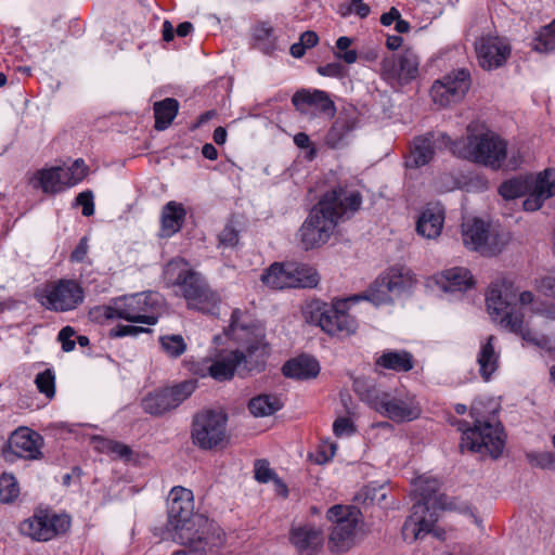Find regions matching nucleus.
I'll return each mask as SVG.
<instances>
[{
	"instance_id": "f257e3e1",
	"label": "nucleus",
	"mask_w": 555,
	"mask_h": 555,
	"mask_svg": "<svg viewBox=\"0 0 555 555\" xmlns=\"http://www.w3.org/2000/svg\"><path fill=\"white\" fill-rule=\"evenodd\" d=\"M362 199L359 191L339 186L326 192L299 230L304 248L308 250L325 244L338 221L360 209Z\"/></svg>"
},
{
	"instance_id": "f03ea898",
	"label": "nucleus",
	"mask_w": 555,
	"mask_h": 555,
	"mask_svg": "<svg viewBox=\"0 0 555 555\" xmlns=\"http://www.w3.org/2000/svg\"><path fill=\"white\" fill-rule=\"evenodd\" d=\"M207 524V518L194 514V501L191 490L173 487L168 500V520L166 534L172 541L197 551L206 539L205 531L195 529Z\"/></svg>"
},
{
	"instance_id": "7ed1b4c3",
	"label": "nucleus",
	"mask_w": 555,
	"mask_h": 555,
	"mask_svg": "<svg viewBox=\"0 0 555 555\" xmlns=\"http://www.w3.org/2000/svg\"><path fill=\"white\" fill-rule=\"evenodd\" d=\"M352 386L361 401L392 422H412L422 414L415 396L405 390L386 391L366 377L356 378Z\"/></svg>"
},
{
	"instance_id": "20e7f679",
	"label": "nucleus",
	"mask_w": 555,
	"mask_h": 555,
	"mask_svg": "<svg viewBox=\"0 0 555 555\" xmlns=\"http://www.w3.org/2000/svg\"><path fill=\"white\" fill-rule=\"evenodd\" d=\"M163 307V297L157 292H142L111 299L108 305L91 311L94 319H121L131 323L155 325Z\"/></svg>"
},
{
	"instance_id": "39448f33",
	"label": "nucleus",
	"mask_w": 555,
	"mask_h": 555,
	"mask_svg": "<svg viewBox=\"0 0 555 555\" xmlns=\"http://www.w3.org/2000/svg\"><path fill=\"white\" fill-rule=\"evenodd\" d=\"M166 274H176L172 284L179 288L189 309L211 315L219 313L221 302L219 294L209 286L199 272L189 268L183 259L170 261Z\"/></svg>"
},
{
	"instance_id": "423d86ee",
	"label": "nucleus",
	"mask_w": 555,
	"mask_h": 555,
	"mask_svg": "<svg viewBox=\"0 0 555 555\" xmlns=\"http://www.w3.org/2000/svg\"><path fill=\"white\" fill-rule=\"evenodd\" d=\"M451 151L460 158L467 159L494 170L500 169L507 157V143L490 130H477L473 124L467 126L465 138L455 140Z\"/></svg>"
},
{
	"instance_id": "0eeeda50",
	"label": "nucleus",
	"mask_w": 555,
	"mask_h": 555,
	"mask_svg": "<svg viewBox=\"0 0 555 555\" xmlns=\"http://www.w3.org/2000/svg\"><path fill=\"white\" fill-rule=\"evenodd\" d=\"M440 483L436 478L420 479L416 483V501L412 514L402 526V537L410 543L429 533L438 520L442 508L441 496H438Z\"/></svg>"
},
{
	"instance_id": "6e6552de",
	"label": "nucleus",
	"mask_w": 555,
	"mask_h": 555,
	"mask_svg": "<svg viewBox=\"0 0 555 555\" xmlns=\"http://www.w3.org/2000/svg\"><path fill=\"white\" fill-rule=\"evenodd\" d=\"M469 414L474 418L473 426L465 421L457 422L459 430L462 431L461 448L498 459L505 446L503 426L501 423L492 424L483 420L477 403L472 404Z\"/></svg>"
},
{
	"instance_id": "1a4fd4ad",
	"label": "nucleus",
	"mask_w": 555,
	"mask_h": 555,
	"mask_svg": "<svg viewBox=\"0 0 555 555\" xmlns=\"http://www.w3.org/2000/svg\"><path fill=\"white\" fill-rule=\"evenodd\" d=\"M414 283L410 269L403 266L390 267L379 274L362 295H357L353 299H365L376 307L389 305L395 298L410 292Z\"/></svg>"
},
{
	"instance_id": "9d476101",
	"label": "nucleus",
	"mask_w": 555,
	"mask_h": 555,
	"mask_svg": "<svg viewBox=\"0 0 555 555\" xmlns=\"http://www.w3.org/2000/svg\"><path fill=\"white\" fill-rule=\"evenodd\" d=\"M353 298L354 296L331 305L321 301L311 304L306 318L331 336H349L358 328L357 320L347 312V304L356 301Z\"/></svg>"
},
{
	"instance_id": "9b49d317",
	"label": "nucleus",
	"mask_w": 555,
	"mask_h": 555,
	"mask_svg": "<svg viewBox=\"0 0 555 555\" xmlns=\"http://www.w3.org/2000/svg\"><path fill=\"white\" fill-rule=\"evenodd\" d=\"M486 302L489 313L494 320L499 321L502 327L521 336L524 340L533 345L541 344L537 334L525 326L524 312L508 298L507 294L503 297L501 291L492 287L487 294Z\"/></svg>"
},
{
	"instance_id": "f8f14e48",
	"label": "nucleus",
	"mask_w": 555,
	"mask_h": 555,
	"mask_svg": "<svg viewBox=\"0 0 555 555\" xmlns=\"http://www.w3.org/2000/svg\"><path fill=\"white\" fill-rule=\"evenodd\" d=\"M70 527V518L66 514H57L51 509H38L20 525L22 534L34 541L47 542L65 533Z\"/></svg>"
},
{
	"instance_id": "ddd939ff",
	"label": "nucleus",
	"mask_w": 555,
	"mask_h": 555,
	"mask_svg": "<svg viewBox=\"0 0 555 555\" xmlns=\"http://www.w3.org/2000/svg\"><path fill=\"white\" fill-rule=\"evenodd\" d=\"M227 421L228 417L222 412L205 410L197 413L192 422L193 443L202 450L218 447L225 438Z\"/></svg>"
},
{
	"instance_id": "4468645a",
	"label": "nucleus",
	"mask_w": 555,
	"mask_h": 555,
	"mask_svg": "<svg viewBox=\"0 0 555 555\" xmlns=\"http://www.w3.org/2000/svg\"><path fill=\"white\" fill-rule=\"evenodd\" d=\"M85 291L75 280L61 279L48 284L41 297V305L48 310L67 312L83 302Z\"/></svg>"
},
{
	"instance_id": "2eb2a0df",
	"label": "nucleus",
	"mask_w": 555,
	"mask_h": 555,
	"mask_svg": "<svg viewBox=\"0 0 555 555\" xmlns=\"http://www.w3.org/2000/svg\"><path fill=\"white\" fill-rule=\"evenodd\" d=\"M196 389L195 380H184L172 387H166L147 393L142 400L145 413L160 416L178 408Z\"/></svg>"
},
{
	"instance_id": "dca6fc26",
	"label": "nucleus",
	"mask_w": 555,
	"mask_h": 555,
	"mask_svg": "<svg viewBox=\"0 0 555 555\" xmlns=\"http://www.w3.org/2000/svg\"><path fill=\"white\" fill-rule=\"evenodd\" d=\"M470 85V73L467 69H454L434 82L430 94L435 103L448 106L460 102L469 90Z\"/></svg>"
},
{
	"instance_id": "f3484780",
	"label": "nucleus",
	"mask_w": 555,
	"mask_h": 555,
	"mask_svg": "<svg viewBox=\"0 0 555 555\" xmlns=\"http://www.w3.org/2000/svg\"><path fill=\"white\" fill-rule=\"evenodd\" d=\"M479 65L491 70L503 66L511 54L504 39L496 36H482L475 43Z\"/></svg>"
},
{
	"instance_id": "a211bd4d",
	"label": "nucleus",
	"mask_w": 555,
	"mask_h": 555,
	"mask_svg": "<svg viewBox=\"0 0 555 555\" xmlns=\"http://www.w3.org/2000/svg\"><path fill=\"white\" fill-rule=\"evenodd\" d=\"M420 59L412 49H405L396 59L386 57L382 62L383 74L389 78H397L409 82L416 78L418 74Z\"/></svg>"
},
{
	"instance_id": "6ab92c4d",
	"label": "nucleus",
	"mask_w": 555,
	"mask_h": 555,
	"mask_svg": "<svg viewBox=\"0 0 555 555\" xmlns=\"http://www.w3.org/2000/svg\"><path fill=\"white\" fill-rule=\"evenodd\" d=\"M292 103L301 114H308L311 108L327 117H333L336 113L335 103L322 90H299L293 95Z\"/></svg>"
},
{
	"instance_id": "aec40b11",
	"label": "nucleus",
	"mask_w": 555,
	"mask_h": 555,
	"mask_svg": "<svg viewBox=\"0 0 555 555\" xmlns=\"http://www.w3.org/2000/svg\"><path fill=\"white\" fill-rule=\"evenodd\" d=\"M42 437L26 427L16 429L9 439L11 453L21 459L38 460L42 456Z\"/></svg>"
},
{
	"instance_id": "412c9836",
	"label": "nucleus",
	"mask_w": 555,
	"mask_h": 555,
	"mask_svg": "<svg viewBox=\"0 0 555 555\" xmlns=\"http://www.w3.org/2000/svg\"><path fill=\"white\" fill-rule=\"evenodd\" d=\"M489 227L480 219H474L462 224V237L466 247L480 251L482 255H495L499 248L489 243Z\"/></svg>"
},
{
	"instance_id": "4be33fe9",
	"label": "nucleus",
	"mask_w": 555,
	"mask_h": 555,
	"mask_svg": "<svg viewBox=\"0 0 555 555\" xmlns=\"http://www.w3.org/2000/svg\"><path fill=\"white\" fill-rule=\"evenodd\" d=\"M522 207L526 211L540 209L545 199L555 195V168L546 169L533 182Z\"/></svg>"
},
{
	"instance_id": "5701e85b",
	"label": "nucleus",
	"mask_w": 555,
	"mask_h": 555,
	"mask_svg": "<svg viewBox=\"0 0 555 555\" xmlns=\"http://www.w3.org/2000/svg\"><path fill=\"white\" fill-rule=\"evenodd\" d=\"M358 127V118L352 114H340L326 133L325 143L331 149L347 145Z\"/></svg>"
},
{
	"instance_id": "b1692460",
	"label": "nucleus",
	"mask_w": 555,
	"mask_h": 555,
	"mask_svg": "<svg viewBox=\"0 0 555 555\" xmlns=\"http://www.w3.org/2000/svg\"><path fill=\"white\" fill-rule=\"evenodd\" d=\"M289 541L300 555H314L322 544V532L312 526L294 527Z\"/></svg>"
},
{
	"instance_id": "393cba45",
	"label": "nucleus",
	"mask_w": 555,
	"mask_h": 555,
	"mask_svg": "<svg viewBox=\"0 0 555 555\" xmlns=\"http://www.w3.org/2000/svg\"><path fill=\"white\" fill-rule=\"evenodd\" d=\"M375 369H384L397 373L410 372L414 367V358L408 350L387 349L374 361Z\"/></svg>"
},
{
	"instance_id": "a878e982",
	"label": "nucleus",
	"mask_w": 555,
	"mask_h": 555,
	"mask_svg": "<svg viewBox=\"0 0 555 555\" xmlns=\"http://www.w3.org/2000/svg\"><path fill=\"white\" fill-rule=\"evenodd\" d=\"M319 372V362L307 354L288 360L282 367V373L285 377L300 380L314 378Z\"/></svg>"
},
{
	"instance_id": "bb28decb",
	"label": "nucleus",
	"mask_w": 555,
	"mask_h": 555,
	"mask_svg": "<svg viewBox=\"0 0 555 555\" xmlns=\"http://www.w3.org/2000/svg\"><path fill=\"white\" fill-rule=\"evenodd\" d=\"M444 222L443 209L438 206L426 207L416 222V232L426 238H436L440 235Z\"/></svg>"
},
{
	"instance_id": "cd10ccee",
	"label": "nucleus",
	"mask_w": 555,
	"mask_h": 555,
	"mask_svg": "<svg viewBox=\"0 0 555 555\" xmlns=\"http://www.w3.org/2000/svg\"><path fill=\"white\" fill-rule=\"evenodd\" d=\"M186 211L182 204L168 202L162 209L160 216V237H171L179 232L183 225Z\"/></svg>"
},
{
	"instance_id": "c85d7f7f",
	"label": "nucleus",
	"mask_w": 555,
	"mask_h": 555,
	"mask_svg": "<svg viewBox=\"0 0 555 555\" xmlns=\"http://www.w3.org/2000/svg\"><path fill=\"white\" fill-rule=\"evenodd\" d=\"M356 527V519H340V521H336L330 534L331 550L336 553L349 550L353 542Z\"/></svg>"
},
{
	"instance_id": "c756f323",
	"label": "nucleus",
	"mask_w": 555,
	"mask_h": 555,
	"mask_svg": "<svg viewBox=\"0 0 555 555\" xmlns=\"http://www.w3.org/2000/svg\"><path fill=\"white\" fill-rule=\"evenodd\" d=\"M438 283L444 292L463 293L474 285V280L468 269L455 267L444 270Z\"/></svg>"
},
{
	"instance_id": "7c9ffc66",
	"label": "nucleus",
	"mask_w": 555,
	"mask_h": 555,
	"mask_svg": "<svg viewBox=\"0 0 555 555\" xmlns=\"http://www.w3.org/2000/svg\"><path fill=\"white\" fill-rule=\"evenodd\" d=\"M240 370L242 376L254 372H261L266 366L268 357L267 346L262 343L250 344L246 351H240Z\"/></svg>"
},
{
	"instance_id": "2f4dec72",
	"label": "nucleus",
	"mask_w": 555,
	"mask_h": 555,
	"mask_svg": "<svg viewBox=\"0 0 555 555\" xmlns=\"http://www.w3.org/2000/svg\"><path fill=\"white\" fill-rule=\"evenodd\" d=\"M240 350H234L222 354L210 364L208 369L209 375L219 382L232 378L235 371L242 375L240 370Z\"/></svg>"
},
{
	"instance_id": "473e14b6",
	"label": "nucleus",
	"mask_w": 555,
	"mask_h": 555,
	"mask_svg": "<svg viewBox=\"0 0 555 555\" xmlns=\"http://www.w3.org/2000/svg\"><path fill=\"white\" fill-rule=\"evenodd\" d=\"M434 154L433 135L426 134L417 137L414 139L410 155L405 159V166L408 168L425 166L433 159Z\"/></svg>"
},
{
	"instance_id": "72a5a7b5",
	"label": "nucleus",
	"mask_w": 555,
	"mask_h": 555,
	"mask_svg": "<svg viewBox=\"0 0 555 555\" xmlns=\"http://www.w3.org/2000/svg\"><path fill=\"white\" fill-rule=\"evenodd\" d=\"M31 183L44 193H56L68 186L62 167L59 166L38 170Z\"/></svg>"
},
{
	"instance_id": "f704fd0d",
	"label": "nucleus",
	"mask_w": 555,
	"mask_h": 555,
	"mask_svg": "<svg viewBox=\"0 0 555 555\" xmlns=\"http://www.w3.org/2000/svg\"><path fill=\"white\" fill-rule=\"evenodd\" d=\"M495 337L490 335L487 341L481 345L477 362L479 364V373L487 382L499 367V353L494 350Z\"/></svg>"
},
{
	"instance_id": "c9c22d12",
	"label": "nucleus",
	"mask_w": 555,
	"mask_h": 555,
	"mask_svg": "<svg viewBox=\"0 0 555 555\" xmlns=\"http://www.w3.org/2000/svg\"><path fill=\"white\" fill-rule=\"evenodd\" d=\"M534 180L530 176H517L505 180L499 186V194L506 201L516 199L527 195Z\"/></svg>"
},
{
	"instance_id": "e433bc0d",
	"label": "nucleus",
	"mask_w": 555,
	"mask_h": 555,
	"mask_svg": "<svg viewBox=\"0 0 555 555\" xmlns=\"http://www.w3.org/2000/svg\"><path fill=\"white\" fill-rule=\"evenodd\" d=\"M287 269V262H275L261 274V282L274 289L294 288L293 278H289Z\"/></svg>"
},
{
	"instance_id": "4c0bfd02",
	"label": "nucleus",
	"mask_w": 555,
	"mask_h": 555,
	"mask_svg": "<svg viewBox=\"0 0 555 555\" xmlns=\"http://www.w3.org/2000/svg\"><path fill=\"white\" fill-rule=\"evenodd\" d=\"M287 267L294 288H312L318 285L319 275L312 267L299 262H287Z\"/></svg>"
},
{
	"instance_id": "58836bf2",
	"label": "nucleus",
	"mask_w": 555,
	"mask_h": 555,
	"mask_svg": "<svg viewBox=\"0 0 555 555\" xmlns=\"http://www.w3.org/2000/svg\"><path fill=\"white\" fill-rule=\"evenodd\" d=\"M283 403L276 395L262 393L248 402L249 412L256 417L269 416L281 410Z\"/></svg>"
},
{
	"instance_id": "ea45409f",
	"label": "nucleus",
	"mask_w": 555,
	"mask_h": 555,
	"mask_svg": "<svg viewBox=\"0 0 555 555\" xmlns=\"http://www.w3.org/2000/svg\"><path fill=\"white\" fill-rule=\"evenodd\" d=\"M155 129H167L179 111V102L173 98H166L154 103Z\"/></svg>"
},
{
	"instance_id": "a19ab883",
	"label": "nucleus",
	"mask_w": 555,
	"mask_h": 555,
	"mask_svg": "<svg viewBox=\"0 0 555 555\" xmlns=\"http://www.w3.org/2000/svg\"><path fill=\"white\" fill-rule=\"evenodd\" d=\"M255 47L264 54H271L276 50V38L273 27L268 23H259L253 29Z\"/></svg>"
},
{
	"instance_id": "79ce46f5",
	"label": "nucleus",
	"mask_w": 555,
	"mask_h": 555,
	"mask_svg": "<svg viewBox=\"0 0 555 555\" xmlns=\"http://www.w3.org/2000/svg\"><path fill=\"white\" fill-rule=\"evenodd\" d=\"M532 49L537 52H550L555 49V20L540 29L533 38Z\"/></svg>"
},
{
	"instance_id": "37998d69",
	"label": "nucleus",
	"mask_w": 555,
	"mask_h": 555,
	"mask_svg": "<svg viewBox=\"0 0 555 555\" xmlns=\"http://www.w3.org/2000/svg\"><path fill=\"white\" fill-rule=\"evenodd\" d=\"M162 350L170 358H179L186 350V343L179 334L163 335L159 337Z\"/></svg>"
},
{
	"instance_id": "c03bdc74",
	"label": "nucleus",
	"mask_w": 555,
	"mask_h": 555,
	"mask_svg": "<svg viewBox=\"0 0 555 555\" xmlns=\"http://www.w3.org/2000/svg\"><path fill=\"white\" fill-rule=\"evenodd\" d=\"M18 494L20 487L14 475L3 473L0 476V503H11Z\"/></svg>"
},
{
	"instance_id": "a18cd8bd",
	"label": "nucleus",
	"mask_w": 555,
	"mask_h": 555,
	"mask_svg": "<svg viewBox=\"0 0 555 555\" xmlns=\"http://www.w3.org/2000/svg\"><path fill=\"white\" fill-rule=\"evenodd\" d=\"M35 384L40 393L44 395L48 399L55 396V374L53 370L47 369L36 375Z\"/></svg>"
},
{
	"instance_id": "49530a36",
	"label": "nucleus",
	"mask_w": 555,
	"mask_h": 555,
	"mask_svg": "<svg viewBox=\"0 0 555 555\" xmlns=\"http://www.w3.org/2000/svg\"><path fill=\"white\" fill-rule=\"evenodd\" d=\"M64 178L66 179L68 186H74L81 182L88 173V167L83 159H76L72 166L63 168Z\"/></svg>"
},
{
	"instance_id": "de8ad7c7",
	"label": "nucleus",
	"mask_w": 555,
	"mask_h": 555,
	"mask_svg": "<svg viewBox=\"0 0 555 555\" xmlns=\"http://www.w3.org/2000/svg\"><path fill=\"white\" fill-rule=\"evenodd\" d=\"M527 460L532 467L555 470V452H530Z\"/></svg>"
},
{
	"instance_id": "09e8293b",
	"label": "nucleus",
	"mask_w": 555,
	"mask_h": 555,
	"mask_svg": "<svg viewBox=\"0 0 555 555\" xmlns=\"http://www.w3.org/2000/svg\"><path fill=\"white\" fill-rule=\"evenodd\" d=\"M492 287H495V288H498L499 291H501V292H502L503 297H505V294H507L508 298H509L512 301H514V302L519 307V309H520V311H521V312H522V306H527V305L531 304V302L533 301V298H534L533 294H532L531 292H528V291L522 292V293L518 296V298H517L516 294H515V293H513V292H512V289H511V287H509V286H507V285H502V286L500 287L499 285H496V284H495V285H491L490 289H491Z\"/></svg>"
},
{
	"instance_id": "8fccbe9b",
	"label": "nucleus",
	"mask_w": 555,
	"mask_h": 555,
	"mask_svg": "<svg viewBox=\"0 0 555 555\" xmlns=\"http://www.w3.org/2000/svg\"><path fill=\"white\" fill-rule=\"evenodd\" d=\"M151 332H152V330L147 328V327L118 324L115 327L109 330L108 336L111 338H121V337H126V336L135 337L141 333H151Z\"/></svg>"
},
{
	"instance_id": "3c124183",
	"label": "nucleus",
	"mask_w": 555,
	"mask_h": 555,
	"mask_svg": "<svg viewBox=\"0 0 555 555\" xmlns=\"http://www.w3.org/2000/svg\"><path fill=\"white\" fill-rule=\"evenodd\" d=\"M364 503L378 504L382 507H385L384 501L387 498L386 487L385 486H367L364 488Z\"/></svg>"
},
{
	"instance_id": "603ef678",
	"label": "nucleus",
	"mask_w": 555,
	"mask_h": 555,
	"mask_svg": "<svg viewBox=\"0 0 555 555\" xmlns=\"http://www.w3.org/2000/svg\"><path fill=\"white\" fill-rule=\"evenodd\" d=\"M102 448L109 453L116 454L119 459L129 460L132 455V450L127 444L109 439H101Z\"/></svg>"
},
{
	"instance_id": "864d4df0",
	"label": "nucleus",
	"mask_w": 555,
	"mask_h": 555,
	"mask_svg": "<svg viewBox=\"0 0 555 555\" xmlns=\"http://www.w3.org/2000/svg\"><path fill=\"white\" fill-rule=\"evenodd\" d=\"M255 478L262 483H267L273 479L278 480L276 474L270 468L267 460H257L255 462Z\"/></svg>"
},
{
	"instance_id": "5fc2aeb1",
	"label": "nucleus",
	"mask_w": 555,
	"mask_h": 555,
	"mask_svg": "<svg viewBox=\"0 0 555 555\" xmlns=\"http://www.w3.org/2000/svg\"><path fill=\"white\" fill-rule=\"evenodd\" d=\"M333 431L336 437L351 436L356 433V426L349 417H338L333 424Z\"/></svg>"
},
{
	"instance_id": "6e6d98bb",
	"label": "nucleus",
	"mask_w": 555,
	"mask_h": 555,
	"mask_svg": "<svg viewBox=\"0 0 555 555\" xmlns=\"http://www.w3.org/2000/svg\"><path fill=\"white\" fill-rule=\"evenodd\" d=\"M219 244L223 247L233 248L238 243V232L230 224H227L219 234Z\"/></svg>"
},
{
	"instance_id": "4d7b16f0",
	"label": "nucleus",
	"mask_w": 555,
	"mask_h": 555,
	"mask_svg": "<svg viewBox=\"0 0 555 555\" xmlns=\"http://www.w3.org/2000/svg\"><path fill=\"white\" fill-rule=\"evenodd\" d=\"M321 76L341 78L346 74L345 66L339 62H332L317 68Z\"/></svg>"
},
{
	"instance_id": "13d9d810",
	"label": "nucleus",
	"mask_w": 555,
	"mask_h": 555,
	"mask_svg": "<svg viewBox=\"0 0 555 555\" xmlns=\"http://www.w3.org/2000/svg\"><path fill=\"white\" fill-rule=\"evenodd\" d=\"M76 205L82 207V215L90 217L94 214L93 193L90 190L79 193L76 197Z\"/></svg>"
},
{
	"instance_id": "bf43d9fd",
	"label": "nucleus",
	"mask_w": 555,
	"mask_h": 555,
	"mask_svg": "<svg viewBox=\"0 0 555 555\" xmlns=\"http://www.w3.org/2000/svg\"><path fill=\"white\" fill-rule=\"evenodd\" d=\"M74 335L75 331L70 326H65L59 332L57 339L62 344L63 351L70 352L75 349L76 341L72 339Z\"/></svg>"
},
{
	"instance_id": "052dcab7",
	"label": "nucleus",
	"mask_w": 555,
	"mask_h": 555,
	"mask_svg": "<svg viewBox=\"0 0 555 555\" xmlns=\"http://www.w3.org/2000/svg\"><path fill=\"white\" fill-rule=\"evenodd\" d=\"M88 238L86 236L81 237L78 245L70 254V260L75 262L83 261L88 254Z\"/></svg>"
},
{
	"instance_id": "680f3d73",
	"label": "nucleus",
	"mask_w": 555,
	"mask_h": 555,
	"mask_svg": "<svg viewBox=\"0 0 555 555\" xmlns=\"http://www.w3.org/2000/svg\"><path fill=\"white\" fill-rule=\"evenodd\" d=\"M327 518L336 524V521H340V519H353L347 513V509L341 505H334L327 511Z\"/></svg>"
},
{
	"instance_id": "e2e57ef3",
	"label": "nucleus",
	"mask_w": 555,
	"mask_h": 555,
	"mask_svg": "<svg viewBox=\"0 0 555 555\" xmlns=\"http://www.w3.org/2000/svg\"><path fill=\"white\" fill-rule=\"evenodd\" d=\"M540 289L545 296L555 298V275L543 278Z\"/></svg>"
},
{
	"instance_id": "0e129e2a",
	"label": "nucleus",
	"mask_w": 555,
	"mask_h": 555,
	"mask_svg": "<svg viewBox=\"0 0 555 555\" xmlns=\"http://www.w3.org/2000/svg\"><path fill=\"white\" fill-rule=\"evenodd\" d=\"M299 41L304 44L306 49H310L318 44L319 37L317 33L312 30H307L300 35Z\"/></svg>"
},
{
	"instance_id": "69168bd1",
	"label": "nucleus",
	"mask_w": 555,
	"mask_h": 555,
	"mask_svg": "<svg viewBox=\"0 0 555 555\" xmlns=\"http://www.w3.org/2000/svg\"><path fill=\"white\" fill-rule=\"evenodd\" d=\"M400 15V12L396 8H391L388 12L380 16V23L384 26H390L392 23L397 22Z\"/></svg>"
},
{
	"instance_id": "338daca9",
	"label": "nucleus",
	"mask_w": 555,
	"mask_h": 555,
	"mask_svg": "<svg viewBox=\"0 0 555 555\" xmlns=\"http://www.w3.org/2000/svg\"><path fill=\"white\" fill-rule=\"evenodd\" d=\"M202 154L209 160H215L218 157V151L211 143H206L203 145Z\"/></svg>"
},
{
	"instance_id": "774afa93",
	"label": "nucleus",
	"mask_w": 555,
	"mask_h": 555,
	"mask_svg": "<svg viewBox=\"0 0 555 555\" xmlns=\"http://www.w3.org/2000/svg\"><path fill=\"white\" fill-rule=\"evenodd\" d=\"M336 56L344 60L347 64H353L358 59V53L356 50H346L341 53L338 52Z\"/></svg>"
}]
</instances>
